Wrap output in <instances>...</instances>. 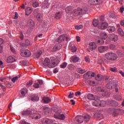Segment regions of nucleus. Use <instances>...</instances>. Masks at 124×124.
<instances>
[{
    "label": "nucleus",
    "mask_w": 124,
    "mask_h": 124,
    "mask_svg": "<svg viewBox=\"0 0 124 124\" xmlns=\"http://www.w3.org/2000/svg\"><path fill=\"white\" fill-rule=\"evenodd\" d=\"M29 115V118L32 119V120H39L41 118V114L40 113H33L32 110L28 109L22 112V116Z\"/></svg>",
    "instance_id": "obj_1"
},
{
    "label": "nucleus",
    "mask_w": 124,
    "mask_h": 124,
    "mask_svg": "<svg viewBox=\"0 0 124 124\" xmlns=\"http://www.w3.org/2000/svg\"><path fill=\"white\" fill-rule=\"evenodd\" d=\"M118 59V56L115 53L112 52H107L105 54L104 62L109 63L110 61H116Z\"/></svg>",
    "instance_id": "obj_2"
},
{
    "label": "nucleus",
    "mask_w": 124,
    "mask_h": 124,
    "mask_svg": "<svg viewBox=\"0 0 124 124\" xmlns=\"http://www.w3.org/2000/svg\"><path fill=\"white\" fill-rule=\"evenodd\" d=\"M52 110L54 113V118L55 119H59V120H64L65 119V116L63 114H61L62 113V109L60 108L54 107L52 108Z\"/></svg>",
    "instance_id": "obj_3"
},
{
    "label": "nucleus",
    "mask_w": 124,
    "mask_h": 124,
    "mask_svg": "<svg viewBox=\"0 0 124 124\" xmlns=\"http://www.w3.org/2000/svg\"><path fill=\"white\" fill-rule=\"evenodd\" d=\"M91 119V116L89 114H86L84 116L78 115L75 118V121L77 122V124H82L83 122L87 123L89 122Z\"/></svg>",
    "instance_id": "obj_4"
},
{
    "label": "nucleus",
    "mask_w": 124,
    "mask_h": 124,
    "mask_svg": "<svg viewBox=\"0 0 124 124\" xmlns=\"http://www.w3.org/2000/svg\"><path fill=\"white\" fill-rule=\"evenodd\" d=\"M43 65L44 66H47L49 68H53L57 66V64L54 60V58H52L51 62H50V60L48 58H46L44 61L43 62Z\"/></svg>",
    "instance_id": "obj_5"
},
{
    "label": "nucleus",
    "mask_w": 124,
    "mask_h": 124,
    "mask_svg": "<svg viewBox=\"0 0 124 124\" xmlns=\"http://www.w3.org/2000/svg\"><path fill=\"white\" fill-rule=\"evenodd\" d=\"M20 55L24 58H29L31 56V52L28 49H24L20 51Z\"/></svg>",
    "instance_id": "obj_6"
},
{
    "label": "nucleus",
    "mask_w": 124,
    "mask_h": 124,
    "mask_svg": "<svg viewBox=\"0 0 124 124\" xmlns=\"http://www.w3.org/2000/svg\"><path fill=\"white\" fill-rule=\"evenodd\" d=\"M53 111H54L53 108L51 109V108L46 106L43 107V111L45 115H51Z\"/></svg>",
    "instance_id": "obj_7"
},
{
    "label": "nucleus",
    "mask_w": 124,
    "mask_h": 124,
    "mask_svg": "<svg viewBox=\"0 0 124 124\" xmlns=\"http://www.w3.org/2000/svg\"><path fill=\"white\" fill-rule=\"evenodd\" d=\"M96 44L94 42H91L89 44V46L87 48L88 52H91L93 50H95L96 49Z\"/></svg>",
    "instance_id": "obj_8"
},
{
    "label": "nucleus",
    "mask_w": 124,
    "mask_h": 124,
    "mask_svg": "<svg viewBox=\"0 0 124 124\" xmlns=\"http://www.w3.org/2000/svg\"><path fill=\"white\" fill-rule=\"evenodd\" d=\"M108 27V23L107 22H102L101 24H99L98 28L100 30H105Z\"/></svg>",
    "instance_id": "obj_9"
},
{
    "label": "nucleus",
    "mask_w": 124,
    "mask_h": 124,
    "mask_svg": "<svg viewBox=\"0 0 124 124\" xmlns=\"http://www.w3.org/2000/svg\"><path fill=\"white\" fill-rule=\"evenodd\" d=\"M87 98L90 100H95L98 99V97L96 95H93V94L89 93L87 95Z\"/></svg>",
    "instance_id": "obj_10"
},
{
    "label": "nucleus",
    "mask_w": 124,
    "mask_h": 124,
    "mask_svg": "<svg viewBox=\"0 0 124 124\" xmlns=\"http://www.w3.org/2000/svg\"><path fill=\"white\" fill-rule=\"evenodd\" d=\"M99 53H104L108 50V47L107 46H101L98 48Z\"/></svg>",
    "instance_id": "obj_11"
},
{
    "label": "nucleus",
    "mask_w": 124,
    "mask_h": 124,
    "mask_svg": "<svg viewBox=\"0 0 124 124\" xmlns=\"http://www.w3.org/2000/svg\"><path fill=\"white\" fill-rule=\"evenodd\" d=\"M7 62L8 63L14 62H16V59L15 58V56H11L8 57L6 60Z\"/></svg>",
    "instance_id": "obj_12"
},
{
    "label": "nucleus",
    "mask_w": 124,
    "mask_h": 124,
    "mask_svg": "<svg viewBox=\"0 0 124 124\" xmlns=\"http://www.w3.org/2000/svg\"><path fill=\"white\" fill-rule=\"evenodd\" d=\"M80 61V58L76 55L72 56L70 58V62H78Z\"/></svg>",
    "instance_id": "obj_13"
},
{
    "label": "nucleus",
    "mask_w": 124,
    "mask_h": 124,
    "mask_svg": "<svg viewBox=\"0 0 124 124\" xmlns=\"http://www.w3.org/2000/svg\"><path fill=\"white\" fill-rule=\"evenodd\" d=\"M114 85V81L112 79L109 80V82H108L106 85V88L108 89V90H112L113 89V86Z\"/></svg>",
    "instance_id": "obj_14"
},
{
    "label": "nucleus",
    "mask_w": 124,
    "mask_h": 124,
    "mask_svg": "<svg viewBox=\"0 0 124 124\" xmlns=\"http://www.w3.org/2000/svg\"><path fill=\"white\" fill-rule=\"evenodd\" d=\"M53 121L52 119H44L42 122V124H53Z\"/></svg>",
    "instance_id": "obj_15"
},
{
    "label": "nucleus",
    "mask_w": 124,
    "mask_h": 124,
    "mask_svg": "<svg viewBox=\"0 0 124 124\" xmlns=\"http://www.w3.org/2000/svg\"><path fill=\"white\" fill-rule=\"evenodd\" d=\"M110 39L111 40V41L116 42V41H118V35L115 34H111L110 35Z\"/></svg>",
    "instance_id": "obj_16"
},
{
    "label": "nucleus",
    "mask_w": 124,
    "mask_h": 124,
    "mask_svg": "<svg viewBox=\"0 0 124 124\" xmlns=\"http://www.w3.org/2000/svg\"><path fill=\"white\" fill-rule=\"evenodd\" d=\"M42 101L43 103H45L47 104L48 103H50L51 102V99L48 97H44L42 98Z\"/></svg>",
    "instance_id": "obj_17"
},
{
    "label": "nucleus",
    "mask_w": 124,
    "mask_h": 124,
    "mask_svg": "<svg viewBox=\"0 0 124 124\" xmlns=\"http://www.w3.org/2000/svg\"><path fill=\"white\" fill-rule=\"evenodd\" d=\"M78 10L80 12V15H83V14H85L88 11V8L87 7H84L82 8H78Z\"/></svg>",
    "instance_id": "obj_18"
},
{
    "label": "nucleus",
    "mask_w": 124,
    "mask_h": 124,
    "mask_svg": "<svg viewBox=\"0 0 124 124\" xmlns=\"http://www.w3.org/2000/svg\"><path fill=\"white\" fill-rule=\"evenodd\" d=\"M94 102H93V106H95L96 107H99L100 106V101L99 100V97H98V98L95 100Z\"/></svg>",
    "instance_id": "obj_19"
},
{
    "label": "nucleus",
    "mask_w": 124,
    "mask_h": 124,
    "mask_svg": "<svg viewBox=\"0 0 124 124\" xmlns=\"http://www.w3.org/2000/svg\"><path fill=\"white\" fill-rule=\"evenodd\" d=\"M50 5V4L48 3L47 0L44 1L42 4V6L43 8H49V6Z\"/></svg>",
    "instance_id": "obj_20"
},
{
    "label": "nucleus",
    "mask_w": 124,
    "mask_h": 124,
    "mask_svg": "<svg viewBox=\"0 0 124 124\" xmlns=\"http://www.w3.org/2000/svg\"><path fill=\"white\" fill-rule=\"evenodd\" d=\"M31 100L32 101H38L39 100V97L36 94H34L31 97Z\"/></svg>",
    "instance_id": "obj_21"
},
{
    "label": "nucleus",
    "mask_w": 124,
    "mask_h": 124,
    "mask_svg": "<svg viewBox=\"0 0 124 124\" xmlns=\"http://www.w3.org/2000/svg\"><path fill=\"white\" fill-rule=\"evenodd\" d=\"M31 12H32V8L28 7L25 10V13L27 16H29V15H30Z\"/></svg>",
    "instance_id": "obj_22"
},
{
    "label": "nucleus",
    "mask_w": 124,
    "mask_h": 124,
    "mask_svg": "<svg viewBox=\"0 0 124 124\" xmlns=\"http://www.w3.org/2000/svg\"><path fill=\"white\" fill-rule=\"evenodd\" d=\"M96 41L98 45H103L104 44V40L101 38H98V39H96Z\"/></svg>",
    "instance_id": "obj_23"
},
{
    "label": "nucleus",
    "mask_w": 124,
    "mask_h": 124,
    "mask_svg": "<svg viewBox=\"0 0 124 124\" xmlns=\"http://www.w3.org/2000/svg\"><path fill=\"white\" fill-rule=\"evenodd\" d=\"M92 74V72H88L83 75L84 78L85 79H91V75Z\"/></svg>",
    "instance_id": "obj_24"
},
{
    "label": "nucleus",
    "mask_w": 124,
    "mask_h": 124,
    "mask_svg": "<svg viewBox=\"0 0 124 124\" xmlns=\"http://www.w3.org/2000/svg\"><path fill=\"white\" fill-rule=\"evenodd\" d=\"M108 31L110 33L114 32L116 31V28L114 26H109L108 28Z\"/></svg>",
    "instance_id": "obj_25"
},
{
    "label": "nucleus",
    "mask_w": 124,
    "mask_h": 124,
    "mask_svg": "<svg viewBox=\"0 0 124 124\" xmlns=\"http://www.w3.org/2000/svg\"><path fill=\"white\" fill-rule=\"evenodd\" d=\"M64 39H65V36L64 34L59 37L57 39V41L58 42H62V41L64 40Z\"/></svg>",
    "instance_id": "obj_26"
},
{
    "label": "nucleus",
    "mask_w": 124,
    "mask_h": 124,
    "mask_svg": "<svg viewBox=\"0 0 124 124\" xmlns=\"http://www.w3.org/2000/svg\"><path fill=\"white\" fill-rule=\"evenodd\" d=\"M42 19H43V16H42V14L41 13L38 14L36 16L37 20L39 22H40V21H42Z\"/></svg>",
    "instance_id": "obj_27"
},
{
    "label": "nucleus",
    "mask_w": 124,
    "mask_h": 124,
    "mask_svg": "<svg viewBox=\"0 0 124 124\" xmlns=\"http://www.w3.org/2000/svg\"><path fill=\"white\" fill-rule=\"evenodd\" d=\"M62 16V12H57L55 14V19L58 20V19H61Z\"/></svg>",
    "instance_id": "obj_28"
},
{
    "label": "nucleus",
    "mask_w": 124,
    "mask_h": 124,
    "mask_svg": "<svg viewBox=\"0 0 124 124\" xmlns=\"http://www.w3.org/2000/svg\"><path fill=\"white\" fill-rule=\"evenodd\" d=\"M80 13H81L79 10V8H78L77 10H74L73 11V15H74V16H78V15H81Z\"/></svg>",
    "instance_id": "obj_29"
},
{
    "label": "nucleus",
    "mask_w": 124,
    "mask_h": 124,
    "mask_svg": "<svg viewBox=\"0 0 124 124\" xmlns=\"http://www.w3.org/2000/svg\"><path fill=\"white\" fill-rule=\"evenodd\" d=\"M89 3L92 5H96L98 4V0H89Z\"/></svg>",
    "instance_id": "obj_30"
},
{
    "label": "nucleus",
    "mask_w": 124,
    "mask_h": 124,
    "mask_svg": "<svg viewBox=\"0 0 124 124\" xmlns=\"http://www.w3.org/2000/svg\"><path fill=\"white\" fill-rule=\"evenodd\" d=\"M27 93H28V90L27 88H23L21 90V94L23 97H24Z\"/></svg>",
    "instance_id": "obj_31"
},
{
    "label": "nucleus",
    "mask_w": 124,
    "mask_h": 124,
    "mask_svg": "<svg viewBox=\"0 0 124 124\" xmlns=\"http://www.w3.org/2000/svg\"><path fill=\"white\" fill-rule=\"evenodd\" d=\"M101 37L102 39H104V40H105V39H106L107 37H108V36L107 35V34L106 33L103 32L101 34Z\"/></svg>",
    "instance_id": "obj_32"
},
{
    "label": "nucleus",
    "mask_w": 124,
    "mask_h": 124,
    "mask_svg": "<svg viewBox=\"0 0 124 124\" xmlns=\"http://www.w3.org/2000/svg\"><path fill=\"white\" fill-rule=\"evenodd\" d=\"M118 32L119 34L121 36H124V31L120 28H118Z\"/></svg>",
    "instance_id": "obj_33"
},
{
    "label": "nucleus",
    "mask_w": 124,
    "mask_h": 124,
    "mask_svg": "<svg viewBox=\"0 0 124 124\" xmlns=\"http://www.w3.org/2000/svg\"><path fill=\"white\" fill-rule=\"evenodd\" d=\"M41 54H42V51L41 50L37 51V53L35 54V58L38 59V58L41 56Z\"/></svg>",
    "instance_id": "obj_34"
},
{
    "label": "nucleus",
    "mask_w": 124,
    "mask_h": 124,
    "mask_svg": "<svg viewBox=\"0 0 124 124\" xmlns=\"http://www.w3.org/2000/svg\"><path fill=\"white\" fill-rule=\"evenodd\" d=\"M86 71V70L83 69L81 68H79L78 69V73H80V74H84V73H85Z\"/></svg>",
    "instance_id": "obj_35"
},
{
    "label": "nucleus",
    "mask_w": 124,
    "mask_h": 124,
    "mask_svg": "<svg viewBox=\"0 0 124 124\" xmlns=\"http://www.w3.org/2000/svg\"><path fill=\"white\" fill-rule=\"evenodd\" d=\"M31 3H32V5L33 7H37L38 5H39V4L37 2H34L33 1H31Z\"/></svg>",
    "instance_id": "obj_36"
},
{
    "label": "nucleus",
    "mask_w": 124,
    "mask_h": 124,
    "mask_svg": "<svg viewBox=\"0 0 124 124\" xmlns=\"http://www.w3.org/2000/svg\"><path fill=\"white\" fill-rule=\"evenodd\" d=\"M93 25L94 27H97L98 25V20L94 19L93 22Z\"/></svg>",
    "instance_id": "obj_37"
},
{
    "label": "nucleus",
    "mask_w": 124,
    "mask_h": 124,
    "mask_svg": "<svg viewBox=\"0 0 124 124\" xmlns=\"http://www.w3.org/2000/svg\"><path fill=\"white\" fill-rule=\"evenodd\" d=\"M106 103H107V102H106V101H100V106H101V107H104V106H105V105H106Z\"/></svg>",
    "instance_id": "obj_38"
},
{
    "label": "nucleus",
    "mask_w": 124,
    "mask_h": 124,
    "mask_svg": "<svg viewBox=\"0 0 124 124\" xmlns=\"http://www.w3.org/2000/svg\"><path fill=\"white\" fill-rule=\"evenodd\" d=\"M72 10V7L71 6H68L65 8V11L67 13H69L70 11Z\"/></svg>",
    "instance_id": "obj_39"
},
{
    "label": "nucleus",
    "mask_w": 124,
    "mask_h": 124,
    "mask_svg": "<svg viewBox=\"0 0 124 124\" xmlns=\"http://www.w3.org/2000/svg\"><path fill=\"white\" fill-rule=\"evenodd\" d=\"M59 50V47L58 46V45H56L52 48V52H56V51H58Z\"/></svg>",
    "instance_id": "obj_40"
},
{
    "label": "nucleus",
    "mask_w": 124,
    "mask_h": 124,
    "mask_svg": "<svg viewBox=\"0 0 124 124\" xmlns=\"http://www.w3.org/2000/svg\"><path fill=\"white\" fill-rule=\"evenodd\" d=\"M114 103V101L112 100H108L107 101V104L108 105H109V106H113V104Z\"/></svg>",
    "instance_id": "obj_41"
},
{
    "label": "nucleus",
    "mask_w": 124,
    "mask_h": 124,
    "mask_svg": "<svg viewBox=\"0 0 124 124\" xmlns=\"http://www.w3.org/2000/svg\"><path fill=\"white\" fill-rule=\"evenodd\" d=\"M28 24L30 27H33V26H34V22L31 20H29Z\"/></svg>",
    "instance_id": "obj_42"
},
{
    "label": "nucleus",
    "mask_w": 124,
    "mask_h": 124,
    "mask_svg": "<svg viewBox=\"0 0 124 124\" xmlns=\"http://www.w3.org/2000/svg\"><path fill=\"white\" fill-rule=\"evenodd\" d=\"M71 50L73 53H75L77 51V48L75 46H73L71 48Z\"/></svg>",
    "instance_id": "obj_43"
},
{
    "label": "nucleus",
    "mask_w": 124,
    "mask_h": 124,
    "mask_svg": "<svg viewBox=\"0 0 124 124\" xmlns=\"http://www.w3.org/2000/svg\"><path fill=\"white\" fill-rule=\"evenodd\" d=\"M66 66H67V63H66V62H63L60 65L61 68H65Z\"/></svg>",
    "instance_id": "obj_44"
},
{
    "label": "nucleus",
    "mask_w": 124,
    "mask_h": 124,
    "mask_svg": "<svg viewBox=\"0 0 124 124\" xmlns=\"http://www.w3.org/2000/svg\"><path fill=\"white\" fill-rule=\"evenodd\" d=\"M115 97L116 100H118L119 101H120V100H122V96L120 95H116Z\"/></svg>",
    "instance_id": "obj_45"
},
{
    "label": "nucleus",
    "mask_w": 124,
    "mask_h": 124,
    "mask_svg": "<svg viewBox=\"0 0 124 124\" xmlns=\"http://www.w3.org/2000/svg\"><path fill=\"white\" fill-rule=\"evenodd\" d=\"M119 105H120V103H118V102L114 101L112 106H113V107H117V106H119Z\"/></svg>",
    "instance_id": "obj_46"
},
{
    "label": "nucleus",
    "mask_w": 124,
    "mask_h": 124,
    "mask_svg": "<svg viewBox=\"0 0 124 124\" xmlns=\"http://www.w3.org/2000/svg\"><path fill=\"white\" fill-rule=\"evenodd\" d=\"M110 71H112V72H118V69L116 67L110 68Z\"/></svg>",
    "instance_id": "obj_47"
},
{
    "label": "nucleus",
    "mask_w": 124,
    "mask_h": 124,
    "mask_svg": "<svg viewBox=\"0 0 124 124\" xmlns=\"http://www.w3.org/2000/svg\"><path fill=\"white\" fill-rule=\"evenodd\" d=\"M95 79L97 81H101V77H100V75H97V76L95 77Z\"/></svg>",
    "instance_id": "obj_48"
},
{
    "label": "nucleus",
    "mask_w": 124,
    "mask_h": 124,
    "mask_svg": "<svg viewBox=\"0 0 124 124\" xmlns=\"http://www.w3.org/2000/svg\"><path fill=\"white\" fill-rule=\"evenodd\" d=\"M19 38L21 40H23L24 39V34H23V32H19Z\"/></svg>",
    "instance_id": "obj_49"
},
{
    "label": "nucleus",
    "mask_w": 124,
    "mask_h": 124,
    "mask_svg": "<svg viewBox=\"0 0 124 124\" xmlns=\"http://www.w3.org/2000/svg\"><path fill=\"white\" fill-rule=\"evenodd\" d=\"M25 45L27 46H30V45H31V42H30V41L28 39H26L25 40Z\"/></svg>",
    "instance_id": "obj_50"
},
{
    "label": "nucleus",
    "mask_w": 124,
    "mask_h": 124,
    "mask_svg": "<svg viewBox=\"0 0 124 124\" xmlns=\"http://www.w3.org/2000/svg\"><path fill=\"white\" fill-rule=\"evenodd\" d=\"M31 85H32V81L31 80L28 81L27 83V87H31Z\"/></svg>",
    "instance_id": "obj_51"
},
{
    "label": "nucleus",
    "mask_w": 124,
    "mask_h": 124,
    "mask_svg": "<svg viewBox=\"0 0 124 124\" xmlns=\"http://www.w3.org/2000/svg\"><path fill=\"white\" fill-rule=\"evenodd\" d=\"M117 54L119 57H123L124 55L123 54V53H122V51L121 50H118L117 51Z\"/></svg>",
    "instance_id": "obj_52"
},
{
    "label": "nucleus",
    "mask_w": 124,
    "mask_h": 124,
    "mask_svg": "<svg viewBox=\"0 0 124 124\" xmlns=\"http://www.w3.org/2000/svg\"><path fill=\"white\" fill-rule=\"evenodd\" d=\"M16 80H18V77H16L11 79V81H12L13 83H15V81H16Z\"/></svg>",
    "instance_id": "obj_53"
},
{
    "label": "nucleus",
    "mask_w": 124,
    "mask_h": 124,
    "mask_svg": "<svg viewBox=\"0 0 124 124\" xmlns=\"http://www.w3.org/2000/svg\"><path fill=\"white\" fill-rule=\"evenodd\" d=\"M65 40L66 41H68V40H69V39H70V38H69V35H67V34H65Z\"/></svg>",
    "instance_id": "obj_54"
},
{
    "label": "nucleus",
    "mask_w": 124,
    "mask_h": 124,
    "mask_svg": "<svg viewBox=\"0 0 124 124\" xmlns=\"http://www.w3.org/2000/svg\"><path fill=\"white\" fill-rule=\"evenodd\" d=\"M82 28H83V26L82 25H78L75 27V29L76 30H80V29H82Z\"/></svg>",
    "instance_id": "obj_55"
},
{
    "label": "nucleus",
    "mask_w": 124,
    "mask_h": 124,
    "mask_svg": "<svg viewBox=\"0 0 124 124\" xmlns=\"http://www.w3.org/2000/svg\"><path fill=\"white\" fill-rule=\"evenodd\" d=\"M85 62H90V58L89 57V56H86L85 57Z\"/></svg>",
    "instance_id": "obj_56"
},
{
    "label": "nucleus",
    "mask_w": 124,
    "mask_h": 124,
    "mask_svg": "<svg viewBox=\"0 0 124 124\" xmlns=\"http://www.w3.org/2000/svg\"><path fill=\"white\" fill-rule=\"evenodd\" d=\"M73 96H74V93H70L69 95H68V98H72V97H73Z\"/></svg>",
    "instance_id": "obj_57"
},
{
    "label": "nucleus",
    "mask_w": 124,
    "mask_h": 124,
    "mask_svg": "<svg viewBox=\"0 0 124 124\" xmlns=\"http://www.w3.org/2000/svg\"><path fill=\"white\" fill-rule=\"evenodd\" d=\"M19 124H30V123L26 122L24 120L20 121Z\"/></svg>",
    "instance_id": "obj_58"
},
{
    "label": "nucleus",
    "mask_w": 124,
    "mask_h": 124,
    "mask_svg": "<svg viewBox=\"0 0 124 124\" xmlns=\"http://www.w3.org/2000/svg\"><path fill=\"white\" fill-rule=\"evenodd\" d=\"M34 86V88H35V89H38V88H39V84L38 83H35Z\"/></svg>",
    "instance_id": "obj_59"
},
{
    "label": "nucleus",
    "mask_w": 124,
    "mask_h": 124,
    "mask_svg": "<svg viewBox=\"0 0 124 124\" xmlns=\"http://www.w3.org/2000/svg\"><path fill=\"white\" fill-rule=\"evenodd\" d=\"M6 87H7V88H11V87H12V83H8L6 85Z\"/></svg>",
    "instance_id": "obj_60"
},
{
    "label": "nucleus",
    "mask_w": 124,
    "mask_h": 124,
    "mask_svg": "<svg viewBox=\"0 0 124 124\" xmlns=\"http://www.w3.org/2000/svg\"><path fill=\"white\" fill-rule=\"evenodd\" d=\"M109 48L111 50H114V49H115V45H110L109 46Z\"/></svg>",
    "instance_id": "obj_61"
},
{
    "label": "nucleus",
    "mask_w": 124,
    "mask_h": 124,
    "mask_svg": "<svg viewBox=\"0 0 124 124\" xmlns=\"http://www.w3.org/2000/svg\"><path fill=\"white\" fill-rule=\"evenodd\" d=\"M97 91H98L99 92H103L104 93V90H103V89H102V88L101 87H98L97 89Z\"/></svg>",
    "instance_id": "obj_62"
},
{
    "label": "nucleus",
    "mask_w": 124,
    "mask_h": 124,
    "mask_svg": "<svg viewBox=\"0 0 124 124\" xmlns=\"http://www.w3.org/2000/svg\"><path fill=\"white\" fill-rule=\"evenodd\" d=\"M0 87H1V88L2 89V90L3 91V92H4L5 91V87H4L3 85H2V84H1V83H0Z\"/></svg>",
    "instance_id": "obj_63"
},
{
    "label": "nucleus",
    "mask_w": 124,
    "mask_h": 124,
    "mask_svg": "<svg viewBox=\"0 0 124 124\" xmlns=\"http://www.w3.org/2000/svg\"><path fill=\"white\" fill-rule=\"evenodd\" d=\"M100 21H101L102 22H103V21H104V16H100Z\"/></svg>",
    "instance_id": "obj_64"
}]
</instances>
